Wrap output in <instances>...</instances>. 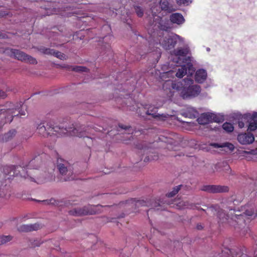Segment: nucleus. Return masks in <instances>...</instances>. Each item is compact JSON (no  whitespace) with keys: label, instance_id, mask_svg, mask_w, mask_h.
I'll return each mask as SVG.
<instances>
[{"label":"nucleus","instance_id":"obj_39","mask_svg":"<svg viewBox=\"0 0 257 257\" xmlns=\"http://www.w3.org/2000/svg\"><path fill=\"white\" fill-rule=\"evenodd\" d=\"M162 142H164L168 144H172L173 143V140L168 137H165L164 136H161L159 138Z\"/></svg>","mask_w":257,"mask_h":257},{"label":"nucleus","instance_id":"obj_26","mask_svg":"<svg viewBox=\"0 0 257 257\" xmlns=\"http://www.w3.org/2000/svg\"><path fill=\"white\" fill-rule=\"evenodd\" d=\"M181 186V185L176 186L173 188V190L172 191L169 192L166 194V196L168 197V198H171L174 197L179 191Z\"/></svg>","mask_w":257,"mask_h":257},{"label":"nucleus","instance_id":"obj_47","mask_svg":"<svg viewBox=\"0 0 257 257\" xmlns=\"http://www.w3.org/2000/svg\"><path fill=\"white\" fill-rule=\"evenodd\" d=\"M119 127L124 130H126L128 127H130V126H124L122 124H119Z\"/></svg>","mask_w":257,"mask_h":257},{"label":"nucleus","instance_id":"obj_44","mask_svg":"<svg viewBox=\"0 0 257 257\" xmlns=\"http://www.w3.org/2000/svg\"><path fill=\"white\" fill-rule=\"evenodd\" d=\"M250 118L257 123V112H254Z\"/></svg>","mask_w":257,"mask_h":257},{"label":"nucleus","instance_id":"obj_4","mask_svg":"<svg viewBox=\"0 0 257 257\" xmlns=\"http://www.w3.org/2000/svg\"><path fill=\"white\" fill-rule=\"evenodd\" d=\"M37 131L38 134L43 137L52 135L60 137L63 136L64 128L58 125L54 126L51 122L47 123L46 125L41 122L37 127Z\"/></svg>","mask_w":257,"mask_h":257},{"label":"nucleus","instance_id":"obj_12","mask_svg":"<svg viewBox=\"0 0 257 257\" xmlns=\"http://www.w3.org/2000/svg\"><path fill=\"white\" fill-rule=\"evenodd\" d=\"M41 227V225L39 223L23 224L18 228V230L22 232H29L33 230H37L39 229Z\"/></svg>","mask_w":257,"mask_h":257},{"label":"nucleus","instance_id":"obj_35","mask_svg":"<svg viewBox=\"0 0 257 257\" xmlns=\"http://www.w3.org/2000/svg\"><path fill=\"white\" fill-rule=\"evenodd\" d=\"M9 193L8 187L5 186L3 188H0V197H7Z\"/></svg>","mask_w":257,"mask_h":257},{"label":"nucleus","instance_id":"obj_1","mask_svg":"<svg viewBox=\"0 0 257 257\" xmlns=\"http://www.w3.org/2000/svg\"><path fill=\"white\" fill-rule=\"evenodd\" d=\"M41 163V158L39 155L29 161L26 168L21 166H6L4 168V172L11 176L19 175L26 179L30 178L31 181L37 183H43L46 182V179L38 176L40 171L37 169Z\"/></svg>","mask_w":257,"mask_h":257},{"label":"nucleus","instance_id":"obj_37","mask_svg":"<svg viewBox=\"0 0 257 257\" xmlns=\"http://www.w3.org/2000/svg\"><path fill=\"white\" fill-rule=\"evenodd\" d=\"M254 210L252 208H249L248 209H246L245 210V211L243 212V214H242L243 216V218L244 219V215L248 216H251L254 214Z\"/></svg>","mask_w":257,"mask_h":257},{"label":"nucleus","instance_id":"obj_34","mask_svg":"<svg viewBox=\"0 0 257 257\" xmlns=\"http://www.w3.org/2000/svg\"><path fill=\"white\" fill-rule=\"evenodd\" d=\"M210 115H211L210 122H219L221 121V118L216 114L213 113H210Z\"/></svg>","mask_w":257,"mask_h":257},{"label":"nucleus","instance_id":"obj_41","mask_svg":"<svg viewBox=\"0 0 257 257\" xmlns=\"http://www.w3.org/2000/svg\"><path fill=\"white\" fill-rule=\"evenodd\" d=\"M176 3L179 5H188L190 3H191V0H176Z\"/></svg>","mask_w":257,"mask_h":257},{"label":"nucleus","instance_id":"obj_24","mask_svg":"<svg viewBox=\"0 0 257 257\" xmlns=\"http://www.w3.org/2000/svg\"><path fill=\"white\" fill-rule=\"evenodd\" d=\"M187 67L186 65H184L179 68L176 72V76L178 78H181L187 74Z\"/></svg>","mask_w":257,"mask_h":257},{"label":"nucleus","instance_id":"obj_9","mask_svg":"<svg viewBox=\"0 0 257 257\" xmlns=\"http://www.w3.org/2000/svg\"><path fill=\"white\" fill-rule=\"evenodd\" d=\"M237 140L241 144L247 145L251 144L254 141V138L251 133H244L238 135Z\"/></svg>","mask_w":257,"mask_h":257},{"label":"nucleus","instance_id":"obj_45","mask_svg":"<svg viewBox=\"0 0 257 257\" xmlns=\"http://www.w3.org/2000/svg\"><path fill=\"white\" fill-rule=\"evenodd\" d=\"M7 94L4 91L0 90V98H4L6 97Z\"/></svg>","mask_w":257,"mask_h":257},{"label":"nucleus","instance_id":"obj_49","mask_svg":"<svg viewBox=\"0 0 257 257\" xmlns=\"http://www.w3.org/2000/svg\"><path fill=\"white\" fill-rule=\"evenodd\" d=\"M157 52L158 55V57L160 58L161 57V53L160 52V49H159V50H157Z\"/></svg>","mask_w":257,"mask_h":257},{"label":"nucleus","instance_id":"obj_31","mask_svg":"<svg viewBox=\"0 0 257 257\" xmlns=\"http://www.w3.org/2000/svg\"><path fill=\"white\" fill-rule=\"evenodd\" d=\"M101 49H102L103 51L105 52V53H108V54L112 53L109 43H105L101 46Z\"/></svg>","mask_w":257,"mask_h":257},{"label":"nucleus","instance_id":"obj_51","mask_svg":"<svg viewBox=\"0 0 257 257\" xmlns=\"http://www.w3.org/2000/svg\"><path fill=\"white\" fill-rule=\"evenodd\" d=\"M149 157H146L144 159V161L147 162H148L149 161Z\"/></svg>","mask_w":257,"mask_h":257},{"label":"nucleus","instance_id":"obj_19","mask_svg":"<svg viewBox=\"0 0 257 257\" xmlns=\"http://www.w3.org/2000/svg\"><path fill=\"white\" fill-rule=\"evenodd\" d=\"M211 116L210 112L203 113L197 118V121L200 124H207L210 122Z\"/></svg>","mask_w":257,"mask_h":257},{"label":"nucleus","instance_id":"obj_48","mask_svg":"<svg viewBox=\"0 0 257 257\" xmlns=\"http://www.w3.org/2000/svg\"><path fill=\"white\" fill-rule=\"evenodd\" d=\"M196 228L198 230H201L203 229V226L201 224H198L197 225Z\"/></svg>","mask_w":257,"mask_h":257},{"label":"nucleus","instance_id":"obj_22","mask_svg":"<svg viewBox=\"0 0 257 257\" xmlns=\"http://www.w3.org/2000/svg\"><path fill=\"white\" fill-rule=\"evenodd\" d=\"M236 226H237L235 228H240V234L242 236H246L248 234L249 236L251 235V230L250 228L248 226H245V223L244 224H242L241 225H239V223L237 224L236 223Z\"/></svg>","mask_w":257,"mask_h":257},{"label":"nucleus","instance_id":"obj_8","mask_svg":"<svg viewBox=\"0 0 257 257\" xmlns=\"http://www.w3.org/2000/svg\"><path fill=\"white\" fill-rule=\"evenodd\" d=\"M179 36L175 35L174 36L166 37L162 42L161 45L166 50H170L173 48L177 43V37ZM161 45V42L156 43V45Z\"/></svg>","mask_w":257,"mask_h":257},{"label":"nucleus","instance_id":"obj_53","mask_svg":"<svg viewBox=\"0 0 257 257\" xmlns=\"http://www.w3.org/2000/svg\"><path fill=\"white\" fill-rule=\"evenodd\" d=\"M109 39L110 38V36H109L108 37H105L103 39H105V40H107L108 39Z\"/></svg>","mask_w":257,"mask_h":257},{"label":"nucleus","instance_id":"obj_55","mask_svg":"<svg viewBox=\"0 0 257 257\" xmlns=\"http://www.w3.org/2000/svg\"><path fill=\"white\" fill-rule=\"evenodd\" d=\"M101 53H104V54H102V55H104V54L106 53H105V52L103 51L102 50V52Z\"/></svg>","mask_w":257,"mask_h":257},{"label":"nucleus","instance_id":"obj_17","mask_svg":"<svg viewBox=\"0 0 257 257\" xmlns=\"http://www.w3.org/2000/svg\"><path fill=\"white\" fill-rule=\"evenodd\" d=\"M207 78V72L206 70L200 69L198 70L195 73V79L198 83H203Z\"/></svg>","mask_w":257,"mask_h":257},{"label":"nucleus","instance_id":"obj_54","mask_svg":"<svg viewBox=\"0 0 257 257\" xmlns=\"http://www.w3.org/2000/svg\"><path fill=\"white\" fill-rule=\"evenodd\" d=\"M255 245L257 246V239L255 240Z\"/></svg>","mask_w":257,"mask_h":257},{"label":"nucleus","instance_id":"obj_56","mask_svg":"<svg viewBox=\"0 0 257 257\" xmlns=\"http://www.w3.org/2000/svg\"><path fill=\"white\" fill-rule=\"evenodd\" d=\"M200 209H201V210H203V211H205V210H204V209H202V208H201Z\"/></svg>","mask_w":257,"mask_h":257},{"label":"nucleus","instance_id":"obj_15","mask_svg":"<svg viewBox=\"0 0 257 257\" xmlns=\"http://www.w3.org/2000/svg\"><path fill=\"white\" fill-rule=\"evenodd\" d=\"M56 155L57 161L55 164V169L63 176L64 174V160L63 158L60 157L57 153H56Z\"/></svg>","mask_w":257,"mask_h":257},{"label":"nucleus","instance_id":"obj_16","mask_svg":"<svg viewBox=\"0 0 257 257\" xmlns=\"http://www.w3.org/2000/svg\"><path fill=\"white\" fill-rule=\"evenodd\" d=\"M25 107V106L19 103L15 108L11 109V113L13 117L20 116V117L25 115V111L23 110Z\"/></svg>","mask_w":257,"mask_h":257},{"label":"nucleus","instance_id":"obj_59","mask_svg":"<svg viewBox=\"0 0 257 257\" xmlns=\"http://www.w3.org/2000/svg\"><path fill=\"white\" fill-rule=\"evenodd\" d=\"M256 216H257V214L256 215Z\"/></svg>","mask_w":257,"mask_h":257},{"label":"nucleus","instance_id":"obj_27","mask_svg":"<svg viewBox=\"0 0 257 257\" xmlns=\"http://www.w3.org/2000/svg\"><path fill=\"white\" fill-rule=\"evenodd\" d=\"M222 128L227 133H231L233 132L234 127L233 124L229 122H225L222 125Z\"/></svg>","mask_w":257,"mask_h":257},{"label":"nucleus","instance_id":"obj_38","mask_svg":"<svg viewBox=\"0 0 257 257\" xmlns=\"http://www.w3.org/2000/svg\"><path fill=\"white\" fill-rule=\"evenodd\" d=\"M177 206L179 209H183L185 208H188V203L185 201H181L177 204Z\"/></svg>","mask_w":257,"mask_h":257},{"label":"nucleus","instance_id":"obj_52","mask_svg":"<svg viewBox=\"0 0 257 257\" xmlns=\"http://www.w3.org/2000/svg\"><path fill=\"white\" fill-rule=\"evenodd\" d=\"M5 37L1 33H0V39L1 38H4Z\"/></svg>","mask_w":257,"mask_h":257},{"label":"nucleus","instance_id":"obj_36","mask_svg":"<svg viewBox=\"0 0 257 257\" xmlns=\"http://www.w3.org/2000/svg\"><path fill=\"white\" fill-rule=\"evenodd\" d=\"M41 51L43 53L47 55H52L54 53V49L47 48H43L41 49Z\"/></svg>","mask_w":257,"mask_h":257},{"label":"nucleus","instance_id":"obj_50","mask_svg":"<svg viewBox=\"0 0 257 257\" xmlns=\"http://www.w3.org/2000/svg\"><path fill=\"white\" fill-rule=\"evenodd\" d=\"M197 114V111H194V113L192 114V116H190V117H196V115Z\"/></svg>","mask_w":257,"mask_h":257},{"label":"nucleus","instance_id":"obj_21","mask_svg":"<svg viewBox=\"0 0 257 257\" xmlns=\"http://www.w3.org/2000/svg\"><path fill=\"white\" fill-rule=\"evenodd\" d=\"M65 181L71 180L74 179L73 177V167L68 163L65 162Z\"/></svg>","mask_w":257,"mask_h":257},{"label":"nucleus","instance_id":"obj_3","mask_svg":"<svg viewBox=\"0 0 257 257\" xmlns=\"http://www.w3.org/2000/svg\"><path fill=\"white\" fill-rule=\"evenodd\" d=\"M208 213L212 214L213 215L216 214L219 219V222L225 223L228 222L230 225L234 226V228L237 227V224L239 223V225L244 224V220L242 215L235 214L232 215L230 218L228 214H226L224 210L220 208V207L217 205H212L208 208Z\"/></svg>","mask_w":257,"mask_h":257},{"label":"nucleus","instance_id":"obj_18","mask_svg":"<svg viewBox=\"0 0 257 257\" xmlns=\"http://www.w3.org/2000/svg\"><path fill=\"white\" fill-rule=\"evenodd\" d=\"M190 50L188 48H179L176 49H174L172 54L178 57V59H180V57H186L187 55L189 53Z\"/></svg>","mask_w":257,"mask_h":257},{"label":"nucleus","instance_id":"obj_29","mask_svg":"<svg viewBox=\"0 0 257 257\" xmlns=\"http://www.w3.org/2000/svg\"><path fill=\"white\" fill-rule=\"evenodd\" d=\"M211 146H212L215 148H220V147H224L227 146V147H228L229 149L230 150H233L234 149V146L232 144H229V143H225V144H223V145H220L217 143H213V144H211Z\"/></svg>","mask_w":257,"mask_h":257},{"label":"nucleus","instance_id":"obj_32","mask_svg":"<svg viewBox=\"0 0 257 257\" xmlns=\"http://www.w3.org/2000/svg\"><path fill=\"white\" fill-rule=\"evenodd\" d=\"M257 128V123L253 120H252L251 118L250 119L249 124L248 126V130L250 131H254Z\"/></svg>","mask_w":257,"mask_h":257},{"label":"nucleus","instance_id":"obj_46","mask_svg":"<svg viewBox=\"0 0 257 257\" xmlns=\"http://www.w3.org/2000/svg\"><path fill=\"white\" fill-rule=\"evenodd\" d=\"M238 124L239 128H241L244 127V123L242 120H239L238 121Z\"/></svg>","mask_w":257,"mask_h":257},{"label":"nucleus","instance_id":"obj_28","mask_svg":"<svg viewBox=\"0 0 257 257\" xmlns=\"http://www.w3.org/2000/svg\"><path fill=\"white\" fill-rule=\"evenodd\" d=\"M13 238L11 235L0 236V245L10 241Z\"/></svg>","mask_w":257,"mask_h":257},{"label":"nucleus","instance_id":"obj_58","mask_svg":"<svg viewBox=\"0 0 257 257\" xmlns=\"http://www.w3.org/2000/svg\"><path fill=\"white\" fill-rule=\"evenodd\" d=\"M176 62H177V63H179V60L177 61H176Z\"/></svg>","mask_w":257,"mask_h":257},{"label":"nucleus","instance_id":"obj_42","mask_svg":"<svg viewBox=\"0 0 257 257\" xmlns=\"http://www.w3.org/2000/svg\"><path fill=\"white\" fill-rule=\"evenodd\" d=\"M42 243V242H41L40 240H34L33 242H32L31 246L33 247H35L37 246H39Z\"/></svg>","mask_w":257,"mask_h":257},{"label":"nucleus","instance_id":"obj_43","mask_svg":"<svg viewBox=\"0 0 257 257\" xmlns=\"http://www.w3.org/2000/svg\"><path fill=\"white\" fill-rule=\"evenodd\" d=\"M137 205L148 206L147 202L144 200H139L137 202Z\"/></svg>","mask_w":257,"mask_h":257},{"label":"nucleus","instance_id":"obj_23","mask_svg":"<svg viewBox=\"0 0 257 257\" xmlns=\"http://www.w3.org/2000/svg\"><path fill=\"white\" fill-rule=\"evenodd\" d=\"M16 134V131L15 130H10L4 135L3 138V140L5 142L9 141L13 139Z\"/></svg>","mask_w":257,"mask_h":257},{"label":"nucleus","instance_id":"obj_11","mask_svg":"<svg viewBox=\"0 0 257 257\" xmlns=\"http://www.w3.org/2000/svg\"><path fill=\"white\" fill-rule=\"evenodd\" d=\"M82 128H76L75 127H73V128H69L68 130H67L66 128H65V131H66V132H65V136L67 135L72 136H76L79 138L87 137L86 136V131H82Z\"/></svg>","mask_w":257,"mask_h":257},{"label":"nucleus","instance_id":"obj_25","mask_svg":"<svg viewBox=\"0 0 257 257\" xmlns=\"http://www.w3.org/2000/svg\"><path fill=\"white\" fill-rule=\"evenodd\" d=\"M159 27L161 30L165 31H167L170 29V27L169 26L168 23L164 21L162 18H161Z\"/></svg>","mask_w":257,"mask_h":257},{"label":"nucleus","instance_id":"obj_10","mask_svg":"<svg viewBox=\"0 0 257 257\" xmlns=\"http://www.w3.org/2000/svg\"><path fill=\"white\" fill-rule=\"evenodd\" d=\"M158 108L155 107L150 106L148 108L146 112V114L148 115H151L153 118L158 120H165L168 117V115L164 114H159L157 113Z\"/></svg>","mask_w":257,"mask_h":257},{"label":"nucleus","instance_id":"obj_6","mask_svg":"<svg viewBox=\"0 0 257 257\" xmlns=\"http://www.w3.org/2000/svg\"><path fill=\"white\" fill-rule=\"evenodd\" d=\"M97 213L95 207L88 205L82 208H74L69 211V214L73 216H82L95 214Z\"/></svg>","mask_w":257,"mask_h":257},{"label":"nucleus","instance_id":"obj_57","mask_svg":"<svg viewBox=\"0 0 257 257\" xmlns=\"http://www.w3.org/2000/svg\"><path fill=\"white\" fill-rule=\"evenodd\" d=\"M65 69H67V67L66 65H65Z\"/></svg>","mask_w":257,"mask_h":257},{"label":"nucleus","instance_id":"obj_20","mask_svg":"<svg viewBox=\"0 0 257 257\" xmlns=\"http://www.w3.org/2000/svg\"><path fill=\"white\" fill-rule=\"evenodd\" d=\"M42 202L44 204L53 205L57 206L58 207H60L61 208L63 207V203H64L63 199L58 200V199H55L53 198H52L50 199L43 200V201H42Z\"/></svg>","mask_w":257,"mask_h":257},{"label":"nucleus","instance_id":"obj_14","mask_svg":"<svg viewBox=\"0 0 257 257\" xmlns=\"http://www.w3.org/2000/svg\"><path fill=\"white\" fill-rule=\"evenodd\" d=\"M160 5L162 11L168 13L176 11V9L174 6L172 4H170L167 0L161 1Z\"/></svg>","mask_w":257,"mask_h":257},{"label":"nucleus","instance_id":"obj_13","mask_svg":"<svg viewBox=\"0 0 257 257\" xmlns=\"http://www.w3.org/2000/svg\"><path fill=\"white\" fill-rule=\"evenodd\" d=\"M170 20L172 23L178 25H182L185 22V19L183 15L178 13L172 14L170 16Z\"/></svg>","mask_w":257,"mask_h":257},{"label":"nucleus","instance_id":"obj_5","mask_svg":"<svg viewBox=\"0 0 257 257\" xmlns=\"http://www.w3.org/2000/svg\"><path fill=\"white\" fill-rule=\"evenodd\" d=\"M4 53L21 61L27 62L32 64L37 63L35 58L19 50L7 48L5 49Z\"/></svg>","mask_w":257,"mask_h":257},{"label":"nucleus","instance_id":"obj_30","mask_svg":"<svg viewBox=\"0 0 257 257\" xmlns=\"http://www.w3.org/2000/svg\"><path fill=\"white\" fill-rule=\"evenodd\" d=\"M72 70L77 72H87L88 69L82 66H75L72 67Z\"/></svg>","mask_w":257,"mask_h":257},{"label":"nucleus","instance_id":"obj_33","mask_svg":"<svg viewBox=\"0 0 257 257\" xmlns=\"http://www.w3.org/2000/svg\"><path fill=\"white\" fill-rule=\"evenodd\" d=\"M134 9L135 10V12L139 17H142L144 15V10L140 7L138 6H136L134 7Z\"/></svg>","mask_w":257,"mask_h":257},{"label":"nucleus","instance_id":"obj_40","mask_svg":"<svg viewBox=\"0 0 257 257\" xmlns=\"http://www.w3.org/2000/svg\"><path fill=\"white\" fill-rule=\"evenodd\" d=\"M52 55L55 56L56 57L59 58L61 60H63L64 56L63 54L61 53L60 52H59L58 51H56L54 50V53H53Z\"/></svg>","mask_w":257,"mask_h":257},{"label":"nucleus","instance_id":"obj_7","mask_svg":"<svg viewBox=\"0 0 257 257\" xmlns=\"http://www.w3.org/2000/svg\"><path fill=\"white\" fill-rule=\"evenodd\" d=\"M200 190L209 193H220L227 192L229 188L227 186L206 185H203Z\"/></svg>","mask_w":257,"mask_h":257},{"label":"nucleus","instance_id":"obj_2","mask_svg":"<svg viewBox=\"0 0 257 257\" xmlns=\"http://www.w3.org/2000/svg\"><path fill=\"white\" fill-rule=\"evenodd\" d=\"M193 80L191 78H185L181 81L173 82L167 80L163 85V88L166 85H170L173 89L181 90V94L184 99L197 96L201 91L200 86L192 85Z\"/></svg>","mask_w":257,"mask_h":257}]
</instances>
